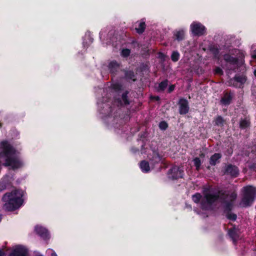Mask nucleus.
Masks as SVG:
<instances>
[{"instance_id":"nucleus-7","label":"nucleus","mask_w":256,"mask_h":256,"mask_svg":"<svg viewBox=\"0 0 256 256\" xmlns=\"http://www.w3.org/2000/svg\"><path fill=\"white\" fill-rule=\"evenodd\" d=\"M239 172L238 166L230 164L226 165L223 170L224 174L230 176L233 178H237L238 176Z\"/></svg>"},{"instance_id":"nucleus-19","label":"nucleus","mask_w":256,"mask_h":256,"mask_svg":"<svg viewBox=\"0 0 256 256\" xmlns=\"http://www.w3.org/2000/svg\"><path fill=\"white\" fill-rule=\"evenodd\" d=\"M162 156L160 154L159 152L156 150L152 152V157L150 159V162L154 164L159 163L162 160Z\"/></svg>"},{"instance_id":"nucleus-15","label":"nucleus","mask_w":256,"mask_h":256,"mask_svg":"<svg viewBox=\"0 0 256 256\" xmlns=\"http://www.w3.org/2000/svg\"><path fill=\"white\" fill-rule=\"evenodd\" d=\"M35 232L38 235L44 240L48 239L50 234L47 229L39 226H36L34 228Z\"/></svg>"},{"instance_id":"nucleus-28","label":"nucleus","mask_w":256,"mask_h":256,"mask_svg":"<svg viewBox=\"0 0 256 256\" xmlns=\"http://www.w3.org/2000/svg\"><path fill=\"white\" fill-rule=\"evenodd\" d=\"M202 199V196L199 192H196L192 196V200L196 204H200Z\"/></svg>"},{"instance_id":"nucleus-31","label":"nucleus","mask_w":256,"mask_h":256,"mask_svg":"<svg viewBox=\"0 0 256 256\" xmlns=\"http://www.w3.org/2000/svg\"><path fill=\"white\" fill-rule=\"evenodd\" d=\"M193 162L194 163V166L196 167V170L198 171L200 168V166L202 164L201 160L199 158L196 157L194 158Z\"/></svg>"},{"instance_id":"nucleus-16","label":"nucleus","mask_w":256,"mask_h":256,"mask_svg":"<svg viewBox=\"0 0 256 256\" xmlns=\"http://www.w3.org/2000/svg\"><path fill=\"white\" fill-rule=\"evenodd\" d=\"M108 68L111 74L114 76L120 69V64L116 60H112L109 63Z\"/></svg>"},{"instance_id":"nucleus-25","label":"nucleus","mask_w":256,"mask_h":256,"mask_svg":"<svg viewBox=\"0 0 256 256\" xmlns=\"http://www.w3.org/2000/svg\"><path fill=\"white\" fill-rule=\"evenodd\" d=\"M229 236L232 238L233 241H236V238L238 236L236 230L235 226L230 228L228 230Z\"/></svg>"},{"instance_id":"nucleus-34","label":"nucleus","mask_w":256,"mask_h":256,"mask_svg":"<svg viewBox=\"0 0 256 256\" xmlns=\"http://www.w3.org/2000/svg\"><path fill=\"white\" fill-rule=\"evenodd\" d=\"M159 128L162 130H165L168 126V123L166 121H162L159 123Z\"/></svg>"},{"instance_id":"nucleus-26","label":"nucleus","mask_w":256,"mask_h":256,"mask_svg":"<svg viewBox=\"0 0 256 256\" xmlns=\"http://www.w3.org/2000/svg\"><path fill=\"white\" fill-rule=\"evenodd\" d=\"M250 126V122L246 118L241 119L240 122V128L241 129H246Z\"/></svg>"},{"instance_id":"nucleus-36","label":"nucleus","mask_w":256,"mask_h":256,"mask_svg":"<svg viewBox=\"0 0 256 256\" xmlns=\"http://www.w3.org/2000/svg\"><path fill=\"white\" fill-rule=\"evenodd\" d=\"M214 74L220 76L223 75L224 72L222 69L220 67H216L214 70Z\"/></svg>"},{"instance_id":"nucleus-41","label":"nucleus","mask_w":256,"mask_h":256,"mask_svg":"<svg viewBox=\"0 0 256 256\" xmlns=\"http://www.w3.org/2000/svg\"><path fill=\"white\" fill-rule=\"evenodd\" d=\"M252 56L254 59L256 60V51H254V54H252Z\"/></svg>"},{"instance_id":"nucleus-38","label":"nucleus","mask_w":256,"mask_h":256,"mask_svg":"<svg viewBox=\"0 0 256 256\" xmlns=\"http://www.w3.org/2000/svg\"><path fill=\"white\" fill-rule=\"evenodd\" d=\"M229 196L230 198V200L228 202H232V203H234V201L236 200L237 197V194L234 192H232L230 195L229 194L228 196Z\"/></svg>"},{"instance_id":"nucleus-22","label":"nucleus","mask_w":256,"mask_h":256,"mask_svg":"<svg viewBox=\"0 0 256 256\" xmlns=\"http://www.w3.org/2000/svg\"><path fill=\"white\" fill-rule=\"evenodd\" d=\"M140 166L142 171L144 172H148L150 170L149 163L145 160L140 162Z\"/></svg>"},{"instance_id":"nucleus-4","label":"nucleus","mask_w":256,"mask_h":256,"mask_svg":"<svg viewBox=\"0 0 256 256\" xmlns=\"http://www.w3.org/2000/svg\"><path fill=\"white\" fill-rule=\"evenodd\" d=\"M219 193L220 194V196H219L218 200H220L222 204H224V212L226 214H227V212H231L233 208L234 203H232V202H228L227 200L228 198L229 194L226 190H220Z\"/></svg>"},{"instance_id":"nucleus-42","label":"nucleus","mask_w":256,"mask_h":256,"mask_svg":"<svg viewBox=\"0 0 256 256\" xmlns=\"http://www.w3.org/2000/svg\"><path fill=\"white\" fill-rule=\"evenodd\" d=\"M4 252L2 250H0V256H4Z\"/></svg>"},{"instance_id":"nucleus-33","label":"nucleus","mask_w":256,"mask_h":256,"mask_svg":"<svg viewBox=\"0 0 256 256\" xmlns=\"http://www.w3.org/2000/svg\"><path fill=\"white\" fill-rule=\"evenodd\" d=\"M226 216L228 220L233 222L236 221L237 218V215L232 212H227V214H226Z\"/></svg>"},{"instance_id":"nucleus-39","label":"nucleus","mask_w":256,"mask_h":256,"mask_svg":"<svg viewBox=\"0 0 256 256\" xmlns=\"http://www.w3.org/2000/svg\"><path fill=\"white\" fill-rule=\"evenodd\" d=\"M175 87H176V86L174 84L170 85L168 88V92L170 94L174 90Z\"/></svg>"},{"instance_id":"nucleus-40","label":"nucleus","mask_w":256,"mask_h":256,"mask_svg":"<svg viewBox=\"0 0 256 256\" xmlns=\"http://www.w3.org/2000/svg\"><path fill=\"white\" fill-rule=\"evenodd\" d=\"M152 99L154 100H159L160 98L158 96H154L152 97Z\"/></svg>"},{"instance_id":"nucleus-27","label":"nucleus","mask_w":256,"mask_h":256,"mask_svg":"<svg viewBox=\"0 0 256 256\" xmlns=\"http://www.w3.org/2000/svg\"><path fill=\"white\" fill-rule=\"evenodd\" d=\"M214 122L215 126L222 127L224 126V120L222 116H218L214 118Z\"/></svg>"},{"instance_id":"nucleus-11","label":"nucleus","mask_w":256,"mask_h":256,"mask_svg":"<svg viewBox=\"0 0 256 256\" xmlns=\"http://www.w3.org/2000/svg\"><path fill=\"white\" fill-rule=\"evenodd\" d=\"M178 112L180 114L184 115L188 114L190 110L188 100L184 98H180L178 102Z\"/></svg>"},{"instance_id":"nucleus-23","label":"nucleus","mask_w":256,"mask_h":256,"mask_svg":"<svg viewBox=\"0 0 256 256\" xmlns=\"http://www.w3.org/2000/svg\"><path fill=\"white\" fill-rule=\"evenodd\" d=\"M168 80H165L161 82L158 87L156 88V90L158 92H164L168 86Z\"/></svg>"},{"instance_id":"nucleus-43","label":"nucleus","mask_w":256,"mask_h":256,"mask_svg":"<svg viewBox=\"0 0 256 256\" xmlns=\"http://www.w3.org/2000/svg\"><path fill=\"white\" fill-rule=\"evenodd\" d=\"M51 256H58V255L54 252L52 253Z\"/></svg>"},{"instance_id":"nucleus-37","label":"nucleus","mask_w":256,"mask_h":256,"mask_svg":"<svg viewBox=\"0 0 256 256\" xmlns=\"http://www.w3.org/2000/svg\"><path fill=\"white\" fill-rule=\"evenodd\" d=\"M148 65L146 64L142 63L140 67V72H145L146 70L148 69Z\"/></svg>"},{"instance_id":"nucleus-18","label":"nucleus","mask_w":256,"mask_h":256,"mask_svg":"<svg viewBox=\"0 0 256 256\" xmlns=\"http://www.w3.org/2000/svg\"><path fill=\"white\" fill-rule=\"evenodd\" d=\"M185 31L182 30H176L173 32V38L178 42L182 41L184 39Z\"/></svg>"},{"instance_id":"nucleus-45","label":"nucleus","mask_w":256,"mask_h":256,"mask_svg":"<svg viewBox=\"0 0 256 256\" xmlns=\"http://www.w3.org/2000/svg\"><path fill=\"white\" fill-rule=\"evenodd\" d=\"M254 75L256 77V70H254Z\"/></svg>"},{"instance_id":"nucleus-20","label":"nucleus","mask_w":256,"mask_h":256,"mask_svg":"<svg viewBox=\"0 0 256 256\" xmlns=\"http://www.w3.org/2000/svg\"><path fill=\"white\" fill-rule=\"evenodd\" d=\"M124 78L128 82L132 80L134 82L136 80V74L134 71L130 70H124Z\"/></svg>"},{"instance_id":"nucleus-32","label":"nucleus","mask_w":256,"mask_h":256,"mask_svg":"<svg viewBox=\"0 0 256 256\" xmlns=\"http://www.w3.org/2000/svg\"><path fill=\"white\" fill-rule=\"evenodd\" d=\"M180 54L178 51H174L171 55L172 60L174 62H176L180 59Z\"/></svg>"},{"instance_id":"nucleus-44","label":"nucleus","mask_w":256,"mask_h":256,"mask_svg":"<svg viewBox=\"0 0 256 256\" xmlns=\"http://www.w3.org/2000/svg\"><path fill=\"white\" fill-rule=\"evenodd\" d=\"M204 156L205 155H204V153H201V154H200V156L201 158H204Z\"/></svg>"},{"instance_id":"nucleus-1","label":"nucleus","mask_w":256,"mask_h":256,"mask_svg":"<svg viewBox=\"0 0 256 256\" xmlns=\"http://www.w3.org/2000/svg\"><path fill=\"white\" fill-rule=\"evenodd\" d=\"M18 190H14L12 192H6L3 196L2 200L5 202L4 208L6 210L14 211L22 205L23 200L18 196Z\"/></svg>"},{"instance_id":"nucleus-9","label":"nucleus","mask_w":256,"mask_h":256,"mask_svg":"<svg viewBox=\"0 0 256 256\" xmlns=\"http://www.w3.org/2000/svg\"><path fill=\"white\" fill-rule=\"evenodd\" d=\"M184 171L179 166H174L168 171V178L172 180H178L182 178Z\"/></svg>"},{"instance_id":"nucleus-3","label":"nucleus","mask_w":256,"mask_h":256,"mask_svg":"<svg viewBox=\"0 0 256 256\" xmlns=\"http://www.w3.org/2000/svg\"><path fill=\"white\" fill-rule=\"evenodd\" d=\"M242 192L241 202L243 206H251L256 198V188L253 186L248 185L243 187Z\"/></svg>"},{"instance_id":"nucleus-8","label":"nucleus","mask_w":256,"mask_h":256,"mask_svg":"<svg viewBox=\"0 0 256 256\" xmlns=\"http://www.w3.org/2000/svg\"><path fill=\"white\" fill-rule=\"evenodd\" d=\"M22 165V162L18 158L12 156L6 158L5 162L3 164V166H11V168L13 170L20 168Z\"/></svg>"},{"instance_id":"nucleus-24","label":"nucleus","mask_w":256,"mask_h":256,"mask_svg":"<svg viewBox=\"0 0 256 256\" xmlns=\"http://www.w3.org/2000/svg\"><path fill=\"white\" fill-rule=\"evenodd\" d=\"M146 28V22L143 20H142L138 24V27L136 28V30L138 34H142L144 32Z\"/></svg>"},{"instance_id":"nucleus-5","label":"nucleus","mask_w":256,"mask_h":256,"mask_svg":"<svg viewBox=\"0 0 256 256\" xmlns=\"http://www.w3.org/2000/svg\"><path fill=\"white\" fill-rule=\"evenodd\" d=\"M0 146L2 150L0 152L2 156L5 157L6 158L15 154L16 152L15 148L8 141H2Z\"/></svg>"},{"instance_id":"nucleus-21","label":"nucleus","mask_w":256,"mask_h":256,"mask_svg":"<svg viewBox=\"0 0 256 256\" xmlns=\"http://www.w3.org/2000/svg\"><path fill=\"white\" fill-rule=\"evenodd\" d=\"M224 59L226 62L230 64H236L238 63V58H237L232 56L229 54H224Z\"/></svg>"},{"instance_id":"nucleus-12","label":"nucleus","mask_w":256,"mask_h":256,"mask_svg":"<svg viewBox=\"0 0 256 256\" xmlns=\"http://www.w3.org/2000/svg\"><path fill=\"white\" fill-rule=\"evenodd\" d=\"M234 96V93L231 90L224 91V96L221 98L220 102L222 104L226 106L230 105Z\"/></svg>"},{"instance_id":"nucleus-35","label":"nucleus","mask_w":256,"mask_h":256,"mask_svg":"<svg viewBox=\"0 0 256 256\" xmlns=\"http://www.w3.org/2000/svg\"><path fill=\"white\" fill-rule=\"evenodd\" d=\"M130 50L128 48H125L122 50V54L124 57H127L130 54Z\"/></svg>"},{"instance_id":"nucleus-29","label":"nucleus","mask_w":256,"mask_h":256,"mask_svg":"<svg viewBox=\"0 0 256 256\" xmlns=\"http://www.w3.org/2000/svg\"><path fill=\"white\" fill-rule=\"evenodd\" d=\"M9 184L8 180H2L0 181V192L5 190Z\"/></svg>"},{"instance_id":"nucleus-17","label":"nucleus","mask_w":256,"mask_h":256,"mask_svg":"<svg viewBox=\"0 0 256 256\" xmlns=\"http://www.w3.org/2000/svg\"><path fill=\"white\" fill-rule=\"evenodd\" d=\"M222 157V155L220 153H214L212 154L209 160V164L212 166H214L220 162V160Z\"/></svg>"},{"instance_id":"nucleus-10","label":"nucleus","mask_w":256,"mask_h":256,"mask_svg":"<svg viewBox=\"0 0 256 256\" xmlns=\"http://www.w3.org/2000/svg\"><path fill=\"white\" fill-rule=\"evenodd\" d=\"M246 78L242 76L236 74L232 78H230L228 81V86L235 88H240L246 82Z\"/></svg>"},{"instance_id":"nucleus-30","label":"nucleus","mask_w":256,"mask_h":256,"mask_svg":"<svg viewBox=\"0 0 256 256\" xmlns=\"http://www.w3.org/2000/svg\"><path fill=\"white\" fill-rule=\"evenodd\" d=\"M112 88L116 92H119L122 90V86L121 84L116 82L112 84Z\"/></svg>"},{"instance_id":"nucleus-2","label":"nucleus","mask_w":256,"mask_h":256,"mask_svg":"<svg viewBox=\"0 0 256 256\" xmlns=\"http://www.w3.org/2000/svg\"><path fill=\"white\" fill-rule=\"evenodd\" d=\"M210 186H204L202 188V194L204 198L200 202V208L204 210H208L212 205L218 200L220 194L218 190L216 193L210 194Z\"/></svg>"},{"instance_id":"nucleus-6","label":"nucleus","mask_w":256,"mask_h":256,"mask_svg":"<svg viewBox=\"0 0 256 256\" xmlns=\"http://www.w3.org/2000/svg\"><path fill=\"white\" fill-rule=\"evenodd\" d=\"M190 29L192 34L195 36H200L206 34V28L198 22H193L190 24Z\"/></svg>"},{"instance_id":"nucleus-13","label":"nucleus","mask_w":256,"mask_h":256,"mask_svg":"<svg viewBox=\"0 0 256 256\" xmlns=\"http://www.w3.org/2000/svg\"><path fill=\"white\" fill-rule=\"evenodd\" d=\"M129 93L130 92L126 90L122 93L120 98L116 99V102L118 103V106H124L130 104V101L128 98Z\"/></svg>"},{"instance_id":"nucleus-14","label":"nucleus","mask_w":256,"mask_h":256,"mask_svg":"<svg viewBox=\"0 0 256 256\" xmlns=\"http://www.w3.org/2000/svg\"><path fill=\"white\" fill-rule=\"evenodd\" d=\"M28 250L24 246H18L16 247L8 256H27Z\"/></svg>"}]
</instances>
